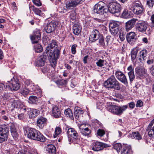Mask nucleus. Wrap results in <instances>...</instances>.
Returning a JSON list of instances; mask_svg holds the SVG:
<instances>
[{
	"mask_svg": "<svg viewBox=\"0 0 154 154\" xmlns=\"http://www.w3.org/2000/svg\"><path fill=\"white\" fill-rule=\"evenodd\" d=\"M108 8H106L105 3L102 1L99 2L94 6V12L103 18L108 17Z\"/></svg>",
	"mask_w": 154,
	"mask_h": 154,
	"instance_id": "obj_1",
	"label": "nucleus"
},
{
	"mask_svg": "<svg viewBox=\"0 0 154 154\" xmlns=\"http://www.w3.org/2000/svg\"><path fill=\"white\" fill-rule=\"evenodd\" d=\"M104 86L106 88L117 90H119L121 88L120 84L113 75H112L105 81Z\"/></svg>",
	"mask_w": 154,
	"mask_h": 154,
	"instance_id": "obj_2",
	"label": "nucleus"
},
{
	"mask_svg": "<svg viewBox=\"0 0 154 154\" xmlns=\"http://www.w3.org/2000/svg\"><path fill=\"white\" fill-rule=\"evenodd\" d=\"M60 48L59 47H56L54 50V52L50 51L48 53H45L48 57H50V59H52L53 62L51 63V65L53 67H54L57 64L56 60L58 58L60 54Z\"/></svg>",
	"mask_w": 154,
	"mask_h": 154,
	"instance_id": "obj_3",
	"label": "nucleus"
},
{
	"mask_svg": "<svg viewBox=\"0 0 154 154\" xmlns=\"http://www.w3.org/2000/svg\"><path fill=\"white\" fill-rule=\"evenodd\" d=\"M128 108V106L124 105L119 106L116 105H111L107 108L109 111L113 114L117 115H121Z\"/></svg>",
	"mask_w": 154,
	"mask_h": 154,
	"instance_id": "obj_4",
	"label": "nucleus"
},
{
	"mask_svg": "<svg viewBox=\"0 0 154 154\" xmlns=\"http://www.w3.org/2000/svg\"><path fill=\"white\" fill-rule=\"evenodd\" d=\"M68 139L69 142L72 141L73 140L78 142L80 139V136L75 129L72 128H70L68 129L67 132Z\"/></svg>",
	"mask_w": 154,
	"mask_h": 154,
	"instance_id": "obj_5",
	"label": "nucleus"
},
{
	"mask_svg": "<svg viewBox=\"0 0 154 154\" xmlns=\"http://www.w3.org/2000/svg\"><path fill=\"white\" fill-rule=\"evenodd\" d=\"M6 86L8 87L11 91H17L20 87V85L19 80L17 79L13 78L11 82L6 83Z\"/></svg>",
	"mask_w": 154,
	"mask_h": 154,
	"instance_id": "obj_6",
	"label": "nucleus"
},
{
	"mask_svg": "<svg viewBox=\"0 0 154 154\" xmlns=\"http://www.w3.org/2000/svg\"><path fill=\"white\" fill-rule=\"evenodd\" d=\"M108 6L109 12L112 14L120 12L121 10V5L115 2L109 3Z\"/></svg>",
	"mask_w": 154,
	"mask_h": 154,
	"instance_id": "obj_7",
	"label": "nucleus"
},
{
	"mask_svg": "<svg viewBox=\"0 0 154 154\" xmlns=\"http://www.w3.org/2000/svg\"><path fill=\"white\" fill-rule=\"evenodd\" d=\"M109 146L108 144L105 143L96 141L93 143L92 149L94 151H99L103 150L105 148H107Z\"/></svg>",
	"mask_w": 154,
	"mask_h": 154,
	"instance_id": "obj_8",
	"label": "nucleus"
},
{
	"mask_svg": "<svg viewBox=\"0 0 154 154\" xmlns=\"http://www.w3.org/2000/svg\"><path fill=\"white\" fill-rule=\"evenodd\" d=\"M84 2V0H70L66 2V7L69 10L72 9L82 4Z\"/></svg>",
	"mask_w": 154,
	"mask_h": 154,
	"instance_id": "obj_9",
	"label": "nucleus"
},
{
	"mask_svg": "<svg viewBox=\"0 0 154 154\" xmlns=\"http://www.w3.org/2000/svg\"><path fill=\"white\" fill-rule=\"evenodd\" d=\"M132 11L136 14H141L143 12V6L140 2H135L133 5Z\"/></svg>",
	"mask_w": 154,
	"mask_h": 154,
	"instance_id": "obj_10",
	"label": "nucleus"
},
{
	"mask_svg": "<svg viewBox=\"0 0 154 154\" xmlns=\"http://www.w3.org/2000/svg\"><path fill=\"white\" fill-rule=\"evenodd\" d=\"M41 33L39 30L35 29L33 32L32 35L30 36L31 40L33 44L37 43L41 39Z\"/></svg>",
	"mask_w": 154,
	"mask_h": 154,
	"instance_id": "obj_11",
	"label": "nucleus"
},
{
	"mask_svg": "<svg viewBox=\"0 0 154 154\" xmlns=\"http://www.w3.org/2000/svg\"><path fill=\"white\" fill-rule=\"evenodd\" d=\"M58 23L57 22L52 21L45 25L44 30L47 33H49L53 32L57 26Z\"/></svg>",
	"mask_w": 154,
	"mask_h": 154,
	"instance_id": "obj_12",
	"label": "nucleus"
},
{
	"mask_svg": "<svg viewBox=\"0 0 154 154\" xmlns=\"http://www.w3.org/2000/svg\"><path fill=\"white\" fill-rule=\"evenodd\" d=\"M115 75L116 78L120 82L126 85H128V80L122 72L119 70L115 72Z\"/></svg>",
	"mask_w": 154,
	"mask_h": 154,
	"instance_id": "obj_13",
	"label": "nucleus"
},
{
	"mask_svg": "<svg viewBox=\"0 0 154 154\" xmlns=\"http://www.w3.org/2000/svg\"><path fill=\"white\" fill-rule=\"evenodd\" d=\"M147 24L144 21L139 20L135 25L136 30L139 32H143L146 31L147 28Z\"/></svg>",
	"mask_w": 154,
	"mask_h": 154,
	"instance_id": "obj_14",
	"label": "nucleus"
},
{
	"mask_svg": "<svg viewBox=\"0 0 154 154\" xmlns=\"http://www.w3.org/2000/svg\"><path fill=\"white\" fill-rule=\"evenodd\" d=\"M102 35L100 34L97 30L94 29L89 37V40L90 41H91L92 42H94Z\"/></svg>",
	"mask_w": 154,
	"mask_h": 154,
	"instance_id": "obj_15",
	"label": "nucleus"
},
{
	"mask_svg": "<svg viewBox=\"0 0 154 154\" xmlns=\"http://www.w3.org/2000/svg\"><path fill=\"white\" fill-rule=\"evenodd\" d=\"M47 119L43 116L38 117L37 119V125L41 129L46 125Z\"/></svg>",
	"mask_w": 154,
	"mask_h": 154,
	"instance_id": "obj_16",
	"label": "nucleus"
},
{
	"mask_svg": "<svg viewBox=\"0 0 154 154\" xmlns=\"http://www.w3.org/2000/svg\"><path fill=\"white\" fill-rule=\"evenodd\" d=\"M137 19L133 18L125 23V29L127 31H128L133 28L137 21Z\"/></svg>",
	"mask_w": 154,
	"mask_h": 154,
	"instance_id": "obj_17",
	"label": "nucleus"
},
{
	"mask_svg": "<svg viewBox=\"0 0 154 154\" xmlns=\"http://www.w3.org/2000/svg\"><path fill=\"white\" fill-rule=\"evenodd\" d=\"M35 136L33 137L32 140L39 141L42 142H45L46 140V138L43 135L40 133V132L37 130L34 134Z\"/></svg>",
	"mask_w": 154,
	"mask_h": 154,
	"instance_id": "obj_18",
	"label": "nucleus"
},
{
	"mask_svg": "<svg viewBox=\"0 0 154 154\" xmlns=\"http://www.w3.org/2000/svg\"><path fill=\"white\" fill-rule=\"evenodd\" d=\"M136 74L139 77H144L146 75V70L144 68L137 67L135 69Z\"/></svg>",
	"mask_w": 154,
	"mask_h": 154,
	"instance_id": "obj_19",
	"label": "nucleus"
},
{
	"mask_svg": "<svg viewBox=\"0 0 154 154\" xmlns=\"http://www.w3.org/2000/svg\"><path fill=\"white\" fill-rule=\"evenodd\" d=\"M126 38L128 42L131 44H134L136 41V34L134 32H131L127 35Z\"/></svg>",
	"mask_w": 154,
	"mask_h": 154,
	"instance_id": "obj_20",
	"label": "nucleus"
},
{
	"mask_svg": "<svg viewBox=\"0 0 154 154\" xmlns=\"http://www.w3.org/2000/svg\"><path fill=\"white\" fill-rule=\"evenodd\" d=\"M147 130L148 131V134L150 137L154 135V119L149 124Z\"/></svg>",
	"mask_w": 154,
	"mask_h": 154,
	"instance_id": "obj_21",
	"label": "nucleus"
},
{
	"mask_svg": "<svg viewBox=\"0 0 154 154\" xmlns=\"http://www.w3.org/2000/svg\"><path fill=\"white\" fill-rule=\"evenodd\" d=\"M52 115L56 118L59 117L61 116V112L57 106H54L52 109Z\"/></svg>",
	"mask_w": 154,
	"mask_h": 154,
	"instance_id": "obj_22",
	"label": "nucleus"
},
{
	"mask_svg": "<svg viewBox=\"0 0 154 154\" xmlns=\"http://www.w3.org/2000/svg\"><path fill=\"white\" fill-rule=\"evenodd\" d=\"M73 30L74 33L75 35H78L81 32L82 27L79 24H75L73 26Z\"/></svg>",
	"mask_w": 154,
	"mask_h": 154,
	"instance_id": "obj_23",
	"label": "nucleus"
},
{
	"mask_svg": "<svg viewBox=\"0 0 154 154\" xmlns=\"http://www.w3.org/2000/svg\"><path fill=\"white\" fill-rule=\"evenodd\" d=\"M57 46L56 41L54 40H52L51 42L48 45L46 48V49L45 51V53H48L52 50L53 48L55 46Z\"/></svg>",
	"mask_w": 154,
	"mask_h": 154,
	"instance_id": "obj_24",
	"label": "nucleus"
},
{
	"mask_svg": "<svg viewBox=\"0 0 154 154\" xmlns=\"http://www.w3.org/2000/svg\"><path fill=\"white\" fill-rule=\"evenodd\" d=\"M81 133L84 136H88L91 133V131L88 127L83 128L82 126L79 127Z\"/></svg>",
	"mask_w": 154,
	"mask_h": 154,
	"instance_id": "obj_25",
	"label": "nucleus"
},
{
	"mask_svg": "<svg viewBox=\"0 0 154 154\" xmlns=\"http://www.w3.org/2000/svg\"><path fill=\"white\" fill-rule=\"evenodd\" d=\"M27 137L28 138L32 140L33 137L35 136L37 130L32 128H29L27 130Z\"/></svg>",
	"mask_w": 154,
	"mask_h": 154,
	"instance_id": "obj_26",
	"label": "nucleus"
},
{
	"mask_svg": "<svg viewBox=\"0 0 154 154\" xmlns=\"http://www.w3.org/2000/svg\"><path fill=\"white\" fill-rule=\"evenodd\" d=\"M46 151L49 154H55L56 149L54 145H48L46 149Z\"/></svg>",
	"mask_w": 154,
	"mask_h": 154,
	"instance_id": "obj_27",
	"label": "nucleus"
},
{
	"mask_svg": "<svg viewBox=\"0 0 154 154\" xmlns=\"http://www.w3.org/2000/svg\"><path fill=\"white\" fill-rule=\"evenodd\" d=\"M40 113V111L35 109H31L29 113V117L31 119H33L36 117Z\"/></svg>",
	"mask_w": 154,
	"mask_h": 154,
	"instance_id": "obj_28",
	"label": "nucleus"
},
{
	"mask_svg": "<svg viewBox=\"0 0 154 154\" xmlns=\"http://www.w3.org/2000/svg\"><path fill=\"white\" fill-rule=\"evenodd\" d=\"M121 24L120 22L117 21H112L109 24V29H115L116 28H119V26Z\"/></svg>",
	"mask_w": 154,
	"mask_h": 154,
	"instance_id": "obj_29",
	"label": "nucleus"
},
{
	"mask_svg": "<svg viewBox=\"0 0 154 154\" xmlns=\"http://www.w3.org/2000/svg\"><path fill=\"white\" fill-rule=\"evenodd\" d=\"M11 95V94L10 93L5 92L2 95V99L1 100V103H2L3 104L5 105L6 103L5 101L4 102V101L2 100V99L3 100H6L9 99H12V98H10Z\"/></svg>",
	"mask_w": 154,
	"mask_h": 154,
	"instance_id": "obj_30",
	"label": "nucleus"
},
{
	"mask_svg": "<svg viewBox=\"0 0 154 154\" xmlns=\"http://www.w3.org/2000/svg\"><path fill=\"white\" fill-rule=\"evenodd\" d=\"M12 100H13L12 103L11 104V106L14 108L19 109L20 106L22 103L19 100H15L14 98H12Z\"/></svg>",
	"mask_w": 154,
	"mask_h": 154,
	"instance_id": "obj_31",
	"label": "nucleus"
},
{
	"mask_svg": "<svg viewBox=\"0 0 154 154\" xmlns=\"http://www.w3.org/2000/svg\"><path fill=\"white\" fill-rule=\"evenodd\" d=\"M130 136L132 139H135L138 140L141 139L142 137L140 133L137 132H132L130 134Z\"/></svg>",
	"mask_w": 154,
	"mask_h": 154,
	"instance_id": "obj_32",
	"label": "nucleus"
},
{
	"mask_svg": "<svg viewBox=\"0 0 154 154\" xmlns=\"http://www.w3.org/2000/svg\"><path fill=\"white\" fill-rule=\"evenodd\" d=\"M98 39V45L100 46H102L104 48H106L107 47L106 44L105 43L104 38L103 35L100 37Z\"/></svg>",
	"mask_w": 154,
	"mask_h": 154,
	"instance_id": "obj_33",
	"label": "nucleus"
},
{
	"mask_svg": "<svg viewBox=\"0 0 154 154\" xmlns=\"http://www.w3.org/2000/svg\"><path fill=\"white\" fill-rule=\"evenodd\" d=\"M8 129L5 127H0V135L8 136Z\"/></svg>",
	"mask_w": 154,
	"mask_h": 154,
	"instance_id": "obj_34",
	"label": "nucleus"
},
{
	"mask_svg": "<svg viewBox=\"0 0 154 154\" xmlns=\"http://www.w3.org/2000/svg\"><path fill=\"white\" fill-rule=\"evenodd\" d=\"M131 153L132 151L131 147L126 146L123 148L121 154H131Z\"/></svg>",
	"mask_w": 154,
	"mask_h": 154,
	"instance_id": "obj_35",
	"label": "nucleus"
},
{
	"mask_svg": "<svg viewBox=\"0 0 154 154\" xmlns=\"http://www.w3.org/2000/svg\"><path fill=\"white\" fill-rule=\"evenodd\" d=\"M29 89L30 91H38L40 94L42 92V90L39 88V87L37 85H34L33 84L29 87Z\"/></svg>",
	"mask_w": 154,
	"mask_h": 154,
	"instance_id": "obj_36",
	"label": "nucleus"
},
{
	"mask_svg": "<svg viewBox=\"0 0 154 154\" xmlns=\"http://www.w3.org/2000/svg\"><path fill=\"white\" fill-rule=\"evenodd\" d=\"M43 57L41 56L38 59L36 62V65L38 66H44L45 63V59L43 58Z\"/></svg>",
	"mask_w": 154,
	"mask_h": 154,
	"instance_id": "obj_37",
	"label": "nucleus"
},
{
	"mask_svg": "<svg viewBox=\"0 0 154 154\" xmlns=\"http://www.w3.org/2000/svg\"><path fill=\"white\" fill-rule=\"evenodd\" d=\"M138 51V50L137 48H133L131 51V54L132 61L134 60L136 57Z\"/></svg>",
	"mask_w": 154,
	"mask_h": 154,
	"instance_id": "obj_38",
	"label": "nucleus"
},
{
	"mask_svg": "<svg viewBox=\"0 0 154 154\" xmlns=\"http://www.w3.org/2000/svg\"><path fill=\"white\" fill-rule=\"evenodd\" d=\"M64 113L67 117H69L71 119L73 120L74 118L73 117L72 113L71 110L70 109H66L64 111Z\"/></svg>",
	"mask_w": 154,
	"mask_h": 154,
	"instance_id": "obj_39",
	"label": "nucleus"
},
{
	"mask_svg": "<svg viewBox=\"0 0 154 154\" xmlns=\"http://www.w3.org/2000/svg\"><path fill=\"white\" fill-rule=\"evenodd\" d=\"M29 99V102L31 104H36L38 100L37 97L34 96H30Z\"/></svg>",
	"mask_w": 154,
	"mask_h": 154,
	"instance_id": "obj_40",
	"label": "nucleus"
},
{
	"mask_svg": "<svg viewBox=\"0 0 154 154\" xmlns=\"http://www.w3.org/2000/svg\"><path fill=\"white\" fill-rule=\"evenodd\" d=\"M61 128L59 127H56L53 135L54 138H56L61 133Z\"/></svg>",
	"mask_w": 154,
	"mask_h": 154,
	"instance_id": "obj_41",
	"label": "nucleus"
},
{
	"mask_svg": "<svg viewBox=\"0 0 154 154\" xmlns=\"http://www.w3.org/2000/svg\"><path fill=\"white\" fill-rule=\"evenodd\" d=\"M30 11H33L37 15H40L41 12V10L36 8L34 6H31L29 7Z\"/></svg>",
	"mask_w": 154,
	"mask_h": 154,
	"instance_id": "obj_42",
	"label": "nucleus"
},
{
	"mask_svg": "<svg viewBox=\"0 0 154 154\" xmlns=\"http://www.w3.org/2000/svg\"><path fill=\"white\" fill-rule=\"evenodd\" d=\"M96 64L98 67H101L106 65V62L103 60L99 59L96 63Z\"/></svg>",
	"mask_w": 154,
	"mask_h": 154,
	"instance_id": "obj_43",
	"label": "nucleus"
},
{
	"mask_svg": "<svg viewBox=\"0 0 154 154\" xmlns=\"http://www.w3.org/2000/svg\"><path fill=\"white\" fill-rule=\"evenodd\" d=\"M140 57H142L144 60H145L147 55V51L146 50H143L140 52Z\"/></svg>",
	"mask_w": 154,
	"mask_h": 154,
	"instance_id": "obj_44",
	"label": "nucleus"
},
{
	"mask_svg": "<svg viewBox=\"0 0 154 154\" xmlns=\"http://www.w3.org/2000/svg\"><path fill=\"white\" fill-rule=\"evenodd\" d=\"M34 49L35 51L37 53H40L42 52L43 50L42 46L39 44L36 45L34 46Z\"/></svg>",
	"mask_w": 154,
	"mask_h": 154,
	"instance_id": "obj_45",
	"label": "nucleus"
},
{
	"mask_svg": "<svg viewBox=\"0 0 154 154\" xmlns=\"http://www.w3.org/2000/svg\"><path fill=\"white\" fill-rule=\"evenodd\" d=\"M122 17L125 18H129L131 16L130 14L129 13L127 9H125L122 12Z\"/></svg>",
	"mask_w": 154,
	"mask_h": 154,
	"instance_id": "obj_46",
	"label": "nucleus"
},
{
	"mask_svg": "<svg viewBox=\"0 0 154 154\" xmlns=\"http://www.w3.org/2000/svg\"><path fill=\"white\" fill-rule=\"evenodd\" d=\"M68 79L57 80L56 83L59 85H65L67 84Z\"/></svg>",
	"mask_w": 154,
	"mask_h": 154,
	"instance_id": "obj_47",
	"label": "nucleus"
},
{
	"mask_svg": "<svg viewBox=\"0 0 154 154\" xmlns=\"http://www.w3.org/2000/svg\"><path fill=\"white\" fill-rule=\"evenodd\" d=\"M113 147L118 152L120 151V149L122 148V146L120 143H117L113 145Z\"/></svg>",
	"mask_w": 154,
	"mask_h": 154,
	"instance_id": "obj_48",
	"label": "nucleus"
},
{
	"mask_svg": "<svg viewBox=\"0 0 154 154\" xmlns=\"http://www.w3.org/2000/svg\"><path fill=\"white\" fill-rule=\"evenodd\" d=\"M83 111L82 110H81L80 108L78 107H76L74 109V114H83Z\"/></svg>",
	"mask_w": 154,
	"mask_h": 154,
	"instance_id": "obj_49",
	"label": "nucleus"
},
{
	"mask_svg": "<svg viewBox=\"0 0 154 154\" xmlns=\"http://www.w3.org/2000/svg\"><path fill=\"white\" fill-rule=\"evenodd\" d=\"M30 91L29 89L26 88L21 90V93L23 95H27L29 94Z\"/></svg>",
	"mask_w": 154,
	"mask_h": 154,
	"instance_id": "obj_50",
	"label": "nucleus"
},
{
	"mask_svg": "<svg viewBox=\"0 0 154 154\" xmlns=\"http://www.w3.org/2000/svg\"><path fill=\"white\" fill-rule=\"evenodd\" d=\"M128 74L129 77L130 82H132L135 78V75L134 72H128Z\"/></svg>",
	"mask_w": 154,
	"mask_h": 154,
	"instance_id": "obj_51",
	"label": "nucleus"
},
{
	"mask_svg": "<svg viewBox=\"0 0 154 154\" xmlns=\"http://www.w3.org/2000/svg\"><path fill=\"white\" fill-rule=\"evenodd\" d=\"M76 13L75 11H72L69 12V17L72 20L76 18Z\"/></svg>",
	"mask_w": 154,
	"mask_h": 154,
	"instance_id": "obj_52",
	"label": "nucleus"
},
{
	"mask_svg": "<svg viewBox=\"0 0 154 154\" xmlns=\"http://www.w3.org/2000/svg\"><path fill=\"white\" fill-rule=\"evenodd\" d=\"M111 34L113 35H115L118 33L119 31V28H116L110 29Z\"/></svg>",
	"mask_w": 154,
	"mask_h": 154,
	"instance_id": "obj_53",
	"label": "nucleus"
},
{
	"mask_svg": "<svg viewBox=\"0 0 154 154\" xmlns=\"http://www.w3.org/2000/svg\"><path fill=\"white\" fill-rule=\"evenodd\" d=\"M147 4L149 8H152L154 4V0H146Z\"/></svg>",
	"mask_w": 154,
	"mask_h": 154,
	"instance_id": "obj_54",
	"label": "nucleus"
},
{
	"mask_svg": "<svg viewBox=\"0 0 154 154\" xmlns=\"http://www.w3.org/2000/svg\"><path fill=\"white\" fill-rule=\"evenodd\" d=\"M25 83V87H27V88H28L29 87H30V86H31L33 84L32 82L29 79L26 80Z\"/></svg>",
	"mask_w": 154,
	"mask_h": 154,
	"instance_id": "obj_55",
	"label": "nucleus"
},
{
	"mask_svg": "<svg viewBox=\"0 0 154 154\" xmlns=\"http://www.w3.org/2000/svg\"><path fill=\"white\" fill-rule=\"evenodd\" d=\"M21 105L19 109H20V111L21 113L24 114V113L26 111V109L23 104H22Z\"/></svg>",
	"mask_w": 154,
	"mask_h": 154,
	"instance_id": "obj_56",
	"label": "nucleus"
},
{
	"mask_svg": "<svg viewBox=\"0 0 154 154\" xmlns=\"http://www.w3.org/2000/svg\"><path fill=\"white\" fill-rule=\"evenodd\" d=\"M104 131L102 129H99L97 131V135L100 137H102L105 134Z\"/></svg>",
	"mask_w": 154,
	"mask_h": 154,
	"instance_id": "obj_57",
	"label": "nucleus"
},
{
	"mask_svg": "<svg viewBox=\"0 0 154 154\" xmlns=\"http://www.w3.org/2000/svg\"><path fill=\"white\" fill-rule=\"evenodd\" d=\"M112 38L111 36L110 35H107L106 36L105 40L106 42V44L107 46V47L109 44V43L111 41Z\"/></svg>",
	"mask_w": 154,
	"mask_h": 154,
	"instance_id": "obj_58",
	"label": "nucleus"
},
{
	"mask_svg": "<svg viewBox=\"0 0 154 154\" xmlns=\"http://www.w3.org/2000/svg\"><path fill=\"white\" fill-rule=\"evenodd\" d=\"M8 137L0 135V143H2L7 139Z\"/></svg>",
	"mask_w": 154,
	"mask_h": 154,
	"instance_id": "obj_59",
	"label": "nucleus"
},
{
	"mask_svg": "<svg viewBox=\"0 0 154 154\" xmlns=\"http://www.w3.org/2000/svg\"><path fill=\"white\" fill-rule=\"evenodd\" d=\"M32 1L34 4L37 6H40L42 5L40 0H32Z\"/></svg>",
	"mask_w": 154,
	"mask_h": 154,
	"instance_id": "obj_60",
	"label": "nucleus"
},
{
	"mask_svg": "<svg viewBox=\"0 0 154 154\" xmlns=\"http://www.w3.org/2000/svg\"><path fill=\"white\" fill-rule=\"evenodd\" d=\"M143 103L142 100H138L136 104V106L138 107H141L143 106Z\"/></svg>",
	"mask_w": 154,
	"mask_h": 154,
	"instance_id": "obj_61",
	"label": "nucleus"
},
{
	"mask_svg": "<svg viewBox=\"0 0 154 154\" xmlns=\"http://www.w3.org/2000/svg\"><path fill=\"white\" fill-rule=\"evenodd\" d=\"M12 136L14 138V139H17L18 136V134L17 133V131H13L11 132Z\"/></svg>",
	"mask_w": 154,
	"mask_h": 154,
	"instance_id": "obj_62",
	"label": "nucleus"
},
{
	"mask_svg": "<svg viewBox=\"0 0 154 154\" xmlns=\"http://www.w3.org/2000/svg\"><path fill=\"white\" fill-rule=\"evenodd\" d=\"M77 45L76 44L73 45L71 47V52L72 54H75L76 52V48Z\"/></svg>",
	"mask_w": 154,
	"mask_h": 154,
	"instance_id": "obj_63",
	"label": "nucleus"
},
{
	"mask_svg": "<svg viewBox=\"0 0 154 154\" xmlns=\"http://www.w3.org/2000/svg\"><path fill=\"white\" fill-rule=\"evenodd\" d=\"M9 127H10L11 132L13 131H15L16 130L15 128L14 124L13 123H11L10 124Z\"/></svg>",
	"mask_w": 154,
	"mask_h": 154,
	"instance_id": "obj_64",
	"label": "nucleus"
}]
</instances>
